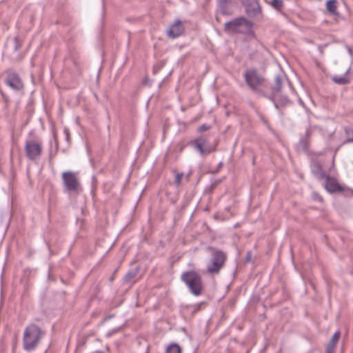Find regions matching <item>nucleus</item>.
Here are the masks:
<instances>
[{"mask_svg":"<svg viewBox=\"0 0 353 353\" xmlns=\"http://www.w3.org/2000/svg\"><path fill=\"white\" fill-rule=\"evenodd\" d=\"M335 345L329 343L326 347L325 353H334Z\"/></svg>","mask_w":353,"mask_h":353,"instance_id":"24","label":"nucleus"},{"mask_svg":"<svg viewBox=\"0 0 353 353\" xmlns=\"http://www.w3.org/2000/svg\"><path fill=\"white\" fill-rule=\"evenodd\" d=\"M137 273V271H131L128 272L124 276V281L128 283L131 282L133 280V279L136 276Z\"/></svg>","mask_w":353,"mask_h":353,"instance_id":"19","label":"nucleus"},{"mask_svg":"<svg viewBox=\"0 0 353 353\" xmlns=\"http://www.w3.org/2000/svg\"><path fill=\"white\" fill-rule=\"evenodd\" d=\"M244 79L248 86L256 94L263 96V92L261 87L263 83V78L261 77L256 70L250 69L244 72Z\"/></svg>","mask_w":353,"mask_h":353,"instance_id":"5","label":"nucleus"},{"mask_svg":"<svg viewBox=\"0 0 353 353\" xmlns=\"http://www.w3.org/2000/svg\"><path fill=\"white\" fill-rule=\"evenodd\" d=\"M6 84L15 91H19L23 88V83L19 76L15 72L8 74L6 80Z\"/></svg>","mask_w":353,"mask_h":353,"instance_id":"10","label":"nucleus"},{"mask_svg":"<svg viewBox=\"0 0 353 353\" xmlns=\"http://www.w3.org/2000/svg\"><path fill=\"white\" fill-rule=\"evenodd\" d=\"M312 197L315 201H322L323 198L317 192H313Z\"/></svg>","mask_w":353,"mask_h":353,"instance_id":"26","label":"nucleus"},{"mask_svg":"<svg viewBox=\"0 0 353 353\" xmlns=\"http://www.w3.org/2000/svg\"><path fill=\"white\" fill-rule=\"evenodd\" d=\"M212 251V257L207 265V272L210 274H216L223 267L226 256L225 253L221 250L210 248Z\"/></svg>","mask_w":353,"mask_h":353,"instance_id":"4","label":"nucleus"},{"mask_svg":"<svg viewBox=\"0 0 353 353\" xmlns=\"http://www.w3.org/2000/svg\"><path fill=\"white\" fill-rule=\"evenodd\" d=\"M183 176V173H177L175 176L174 182L175 184L179 186L181 183V180L182 177Z\"/></svg>","mask_w":353,"mask_h":353,"instance_id":"23","label":"nucleus"},{"mask_svg":"<svg viewBox=\"0 0 353 353\" xmlns=\"http://www.w3.org/2000/svg\"><path fill=\"white\" fill-rule=\"evenodd\" d=\"M253 23L243 17L240 29L238 30V33L248 34L252 32Z\"/></svg>","mask_w":353,"mask_h":353,"instance_id":"14","label":"nucleus"},{"mask_svg":"<svg viewBox=\"0 0 353 353\" xmlns=\"http://www.w3.org/2000/svg\"><path fill=\"white\" fill-rule=\"evenodd\" d=\"M347 139L345 143L353 142V130L350 128L345 129Z\"/></svg>","mask_w":353,"mask_h":353,"instance_id":"20","label":"nucleus"},{"mask_svg":"<svg viewBox=\"0 0 353 353\" xmlns=\"http://www.w3.org/2000/svg\"><path fill=\"white\" fill-rule=\"evenodd\" d=\"M271 5L275 9L279 10L283 7V3L282 0H272Z\"/></svg>","mask_w":353,"mask_h":353,"instance_id":"21","label":"nucleus"},{"mask_svg":"<svg viewBox=\"0 0 353 353\" xmlns=\"http://www.w3.org/2000/svg\"><path fill=\"white\" fill-rule=\"evenodd\" d=\"M247 15L250 17H255L261 12V9L257 0L252 1L243 6Z\"/></svg>","mask_w":353,"mask_h":353,"instance_id":"11","label":"nucleus"},{"mask_svg":"<svg viewBox=\"0 0 353 353\" xmlns=\"http://www.w3.org/2000/svg\"><path fill=\"white\" fill-rule=\"evenodd\" d=\"M339 337H340V332L339 331H336L332 336L329 343L336 345L339 339Z\"/></svg>","mask_w":353,"mask_h":353,"instance_id":"22","label":"nucleus"},{"mask_svg":"<svg viewBox=\"0 0 353 353\" xmlns=\"http://www.w3.org/2000/svg\"><path fill=\"white\" fill-rule=\"evenodd\" d=\"M181 280L188 287L194 296H199L203 290L201 276L194 271L185 272L181 275Z\"/></svg>","mask_w":353,"mask_h":353,"instance_id":"3","label":"nucleus"},{"mask_svg":"<svg viewBox=\"0 0 353 353\" xmlns=\"http://www.w3.org/2000/svg\"><path fill=\"white\" fill-rule=\"evenodd\" d=\"M349 72V69L347 70L346 73L344 75L340 76H334L332 77V80L337 84L343 85L347 83L350 80L347 77V73Z\"/></svg>","mask_w":353,"mask_h":353,"instance_id":"16","label":"nucleus"},{"mask_svg":"<svg viewBox=\"0 0 353 353\" xmlns=\"http://www.w3.org/2000/svg\"><path fill=\"white\" fill-rule=\"evenodd\" d=\"M210 128V127L205 124H203L202 125H201L199 128V132H204L205 130H208V129Z\"/></svg>","mask_w":353,"mask_h":353,"instance_id":"27","label":"nucleus"},{"mask_svg":"<svg viewBox=\"0 0 353 353\" xmlns=\"http://www.w3.org/2000/svg\"><path fill=\"white\" fill-rule=\"evenodd\" d=\"M219 9L223 14H229L230 12L227 8L226 1H221L219 4Z\"/></svg>","mask_w":353,"mask_h":353,"instance_id":"18","label":"nucleus"},{"mask_svg":"<svg viewBox=\"0 0 353 353\" xmlns=\"http://www.w3.org/2000/svg\"><path fill=\"white\" fill-rule=\"evenodd\" d=\"M24 150L27 158L30 161H37L42 153V145L34 140H26Z\"/></svg>","mask_w":353,"mask_h":353,"instance_id":"6","label":"nucleus"},{"mask_svg":"<svg viewBox=\"0 0 353 353\" xmlns=\"http://www.w3.org/2000/svg\"><path fill=\"white\" fill-rule=\"evenodd\" d=\"M243 17L237 18L233 21L226 22L225 23V28L226 30H230L234 32H238V30L240 29V25H241Z\"/></svg>","mask_w":353,"mask_h":353,"instance_id":"13","label":"nucleus"},{"mask_svg":"<svg viewBox=\"0 0 353 353\" xmlns=\"http://www.w3.org/2000/svg\"><path fill=\"white\" fill-rule=\"evenodd\" d=\"M192 145L197 150L201 156H205L213 152L214 147H212L209 143L208 138L201 136L192 141Z\"/></svg>","mask_w":353,"mask_h":353,"instance_id":"8","label":"nucleus"},{"mask_svg":"<svg viewBox=\"0 0 353 353\" xmlns=\"http://www.w3.org/2000/svg\"><path fill=\"white\" fill-rule=\"evenodd\" d=\"M336 4V0H328L325 5L327 10L334 15L338 14Z\"/></svg>","mask_w":353,"mask_h":353,"instance_id":"15","label":"nucleus"},{"mask_svg":"<svg viewBox=\"0 0 353 353\" xmlns=\"http://www.w3.org/2000/svg\"><path fill=\"white\" fill-rule=\"evenodd\" d=\"M62 180L65 191L69 192L78 191L80 184L74 172L70 171L63 172Z\"/></svg>","mask_w":353,"mask_h":353,"instance_id":"7","label":"nucleus"},{"mask_svg":"<svg viewBox=\"0 0 353 353\" xmlns=\"http://www.w3.org/2000/svg\"><path fill=\"white\" fill-rule=\"evenodd\" d=\"M319 177H320V178H323V177H324V174H323V172H320V173H319Z\"/></svg>","mask_w":353,"mask_h":353,"instance_id":"28","label":"nucleus"},{"mask_svg":"<svg viewBox=\"0 0 353 353\" xmlns=\"http://www.w3.org/2000/svg\"><path fill=\"white\" fill-rule=\"evenodd\" d=\"M325 188L330 193L342 191V188L336 180L330 176H327L326 178Z\"/></svg>","mask_w":353,"mask_h":353,"instance_id":"12","label":"nucleus"},{"mask_svg":"<svg viewBox=\"0 0 353 353\" xmlns=\"http://www.w3.org/2000/svg\"><path fill=\"white\" fill-rule=\"evenodd\" d=\"M185 30L183 23L179 19L175 20L166 30L169 38L175 39L181 36Z\"/></svg>","mask_w":353,"mask_h":353,"instance_id":"9","label":"nucleus"},{"mask_svg":"<svg viewBox=\"0 0 353 353\" xmlns=\"http://www.w3.org/2000/svg\"><path fill=\"white\" fill-rule=\"evenodd\" d=\"M165 353H181V348L177 343H173L167 347Z\"/></svg>","mask_w":353,"mask_h":353,"instance_id":"17","label":"nucleus"},{"mask_svg":"<svg viewBox=\"0 0 353 353\" xmlns=\"http://www.w3.org/2000/svg\"><path fill=\"white\" fill-rule=\"evenodd\" d=\"M44 332L34 323L28 325L24 330L23 347L27 352L34 350L38 346Z\"/></svg>","mask_w":353,"mask_h":353,"instance_id":"2","label":"nucleus"},{"mask_svg":"<svg viewBox=\"0 0 353 353\" xmlns=\"http://www.w3.org/2000/svg\"><path fill=\"white\" fill-rule=\"evenodd\" d=\"M285 85L289 88L292 92H295L291 82L288 79L285 74H279L275 76L274 85L272 88V96L270 97V99L274 102L276 108H278V101H279L283 105H285L290 101L286 96L281 94L283 88Z\"/></svg>","mask_w":353,"mask_h":353,"instance_id":"1","label":"nucleus"},{"mask_svg":"<svg viewBox=\"0 0 353 353\" xmlns=\"http://www.w3.org/2000/svg\"><path fill=\"white\" fill-rule=\"evenodd\" d=\"M14 50L15 51H17L21 47V44L19 43V39L17 37H15L14 39Z\"/></svg>","mask_w":353,"mask_h":353,"instance_id":"25","label":"nucleus"}]
</instances>
